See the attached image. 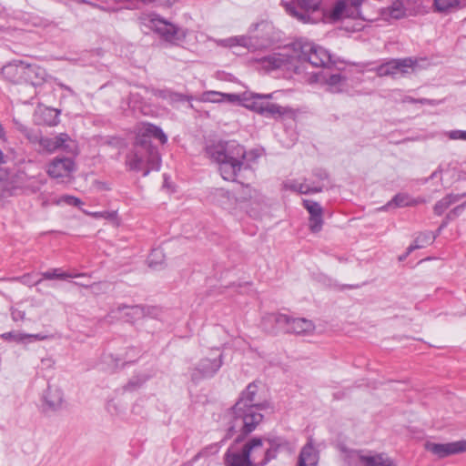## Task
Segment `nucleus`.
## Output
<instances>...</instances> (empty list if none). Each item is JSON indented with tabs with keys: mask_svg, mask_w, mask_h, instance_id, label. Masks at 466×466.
<instances>
[{
	"mask_svg": "<svg viewBox=\"0 0 466 466\" xmlns=\"http://www.w3.org/2000/svg\"><path fill=\"white\" fill-rule=\"evenodd\" d=\"M460 0H434V6L438 12H449L459 5Z\"/></svg>",
	"mask_w": 466,
	"mask_h": 466,
	"instance_id": "obj_37",
	"label": "nucleus"
},
{
	"mask_svg": "<svg viewBox=\"0 0 466 466\" xmlns=\"http://www.w3.org/2000/svg\"><path fill=\"white\" fill-rule=\"evenodd\" d=\"M447 135L451 139H462V140L466 139V131H462V130L451 131V132L447 133Z\"/></svg>",
	"mask_w": 466,
	"mask_h": 466,
	"instance_id": "obj_51",
	"label": "nucleus"
},
{
	"mask_svg": "<svg viewBox=\"0 0 466 466\" xmlns=\"http://www.w3.org/2000/svg\"><path fill=\"white\" fill-rule=\"evenodd\" d=\"M45 407L50 410H57L63 402V392L58 388L48 387L44 394Z\"/></svg>",
	"mask_w": 466,
	"mask_h": 466,
	"instance_id": "obj_23",
	"label": "nucleus"
},
{
	"mask_svg": "<svg viewBox=\"0 0 466 466\" xmlns=\"http://www.w3.org/2000/svg\"><path fill=\"white\" fill-rule=\"evenodd\" d=\"M100 185H102V187H104V189H107L106 187H105V185L103 184V182H100Z\"/></svg>",
	"mask_w": 466,
	"mask_h": 466,
	"instance_id": "obj_64",
	"label": "nucleus"
},
{
	"mask_svg": "<svg viewBox=\"0 0 466 466\" xmlns=\"http://www.w3.org/2000/svg\"><path fill=\"white\" fill-rule=\"evenodd\" d=\"M160 310L156 307L142 305H126L122 304L112 309L107 314L110 319H124L127 322L135 323L146 317L157 318Z\"/></svg>",
	"mask_w": 466,
	"mask_h": 466,
	"instance_id": "obj_10",
	"label": "nucleus"
},
{
	"mask_svg": "<svg viewBox=\"0 0 466 466\" xmlns=\"http://www.w3.org/2000/svg\"><path fill=\"white\" fill-rule=\"evenodd\" d=\"M353 14L354 11L351 10L346 0H339L335 3L328 15L330 21L337 22L344 17H350Z\"/></svg>",
	"mask_w": 466,
	"mask_h": 466,
	"instance_id": "obj_26",
	"label": "nucleus"
},
{
	"mask_svg": "<svg viewBox=\"0 0 466 466\" xmlns=\"http://www.w3.org/2000/svg\"><path fill=\"white\" fill-rule=\"evenodd\" d=\"M295 4H286V11L289 15L303 24H316L322 19V14H319L321 0H296Z\"/></svg>",
	"mask_w": 466,
	"mask_h": 466,
	"instance_id": "obj_9",
	"label": "nucleus"
},
{
	"mask_svg": "<svg viewBox=\"0 0 466 466\" xmlns=\"http://www.w3.org/2000/svg\"><path fill=\"white\" fill-rule=\"evenodd\" d=\"M419 203L418 200L412 198L407 193H399L393 197V198L389 201L386 205L380 208V210H387L390 207L394 206L396 208H403V207H412L416 206Z\"/></svg>",
	"mask_w": 466,
	"mask_h": 466,
	"instance_id": "obj_27",
	"label": "nucleus"
},
{
	"mask_svg": "<svg viewBox=\"0 0 466 466\" xmlns=\"http://www.w3.org/2000/svg\"><path fill=\"white\" fill-rule=\"evenodd\" d=\"M178 0H157L158 5L171 6L176 4Z\"/></svg>",
	"mask_w": 466,
	"mask_h": 466,
	"instance_id": "obj_54",
	"label": "nucleus"
},
{
	"mask_svg": "<svg viewBox=\"0 0 466 466\" xmlns=\"http://www.w3.org/2000/svg\"><path fill=\"white\" fill-rule=\"evenodd\" d=\"M303 207L308 210L309 216H317L319 214H323L322 207L320 206L319 203L314 200L304 199Z\"/></svg>",
	"mask_w": 466,
	"mask_h": 466,
	"instance_id": "obj_40",
	"label": "nucleus"
},
{
	"mask_svg": "<svg viewBox=\"0 0 466 466\" xmlns=\"http://www.w3.org/2000/svg\"><path fill=\"white\" fill-rule=\"evenodd\" d=\"M443 227H444V224H443V225H441V226L439 228V229H438V233L441 230V228H442Z\"/></svg>",
	"mask_w": 466,
	"mask_h": 466,
	"instance_id": "obj_63",
	"label": "nucleus"
},
{
	"mask_svg": "<svg viewBox=\"0 0 466 466\" xmlns=\"http://www.w3.org/2000/svg\"><path fill=\"white\" fill-rule=\"evenodd\" d=\"M1 337L5 340L12 339L16 342H22V343L25 342V333L10 331V332H5V333L2 334Z\"/></svg>",
	"mask_w": 466,
	"mask_h": 466,
	"instance_id": "obj_46",
	"label": "nucleus"
},
{
	"mask_svg": "<svg viewBox=\"0 0 466 466\" xmlns=\"http://www.w3.org/2000/svg\"><path fill=\"white\" fill-rule=\"evenodd\" d=\"M347 77L341 74H331L323 76V83L327 85L328 90L331 93H340L346 84Z\"/></svg>",
	"mask_w": 466,
	"mask_h": 466,
	"instance_id": "obj_29",
	"label": "nucleus"
},
{
	"mask_svg": "<svg viewBox=\"0 0 466 466\" xmlns=\"http://www.w3.org/2000/svg\"><path fill=\"white\" fill-rule=\"evenodd\" d=\"M263 150V147L256 149L255 152L252 153V158H257L260 155V151Z\"/></svg>",
	"mask_w": 466,
	"mask_h": 466,
	"instance_id": "obj_58",
	"label": "nucleus"
},
{
	"mask_svg": "<svg viewBox=\"0 0 466 466\" xmlns=\"http://www.w3.org/2000/svg\"><path fill=\"white\" fill-rule=\"evenodd\" d=\"M464 211V203L459 204L457 207H455L452 210H451L448 215V219H454L458 216L461 215Z\"/></svg>",
	"mask_w": 466,
	"mask_h": 466,
	"instance_id": "obj_49",
	"label": "nucleus"
},
{
	"mask_svg": "<svg viewBox=\"0 0 466 466\" xmlns=\"http://www.w3.org/2000/svg\"><path fill=\"white\" fill-rule=\"evenodd\" d=\"M137 146H149L152 139L164 145L167 142V137L157 126L150 123H142L136 128Z\"/></svg>",
	"mask_w": 466,
	"mask_h": 466,
	"instance_id": "obj_12",
	"label": "nucleus"
},
{
	"mask_svg": "<svg viewBox=\"0 0 466 466\" xmlns=\"http://www.w3.org/2000/svg\"><path fill=\"white\" fill-rule=\"evenodd\" d=\"M4 76L15 84H23L25 63L23 61L10 63L2 68Z\"/></svg>",
	"mask_w": 466,
	"mask_h": 466,
	"instance_id": "obj_19",
	"label": "nucleus"
},
{
	"mask_svg": "<svg viewBox=\"0 0 466 466\" xmlns=\"http://www.w3.org/2000/svg\"><path fill=\"white\" fill-rule=\"evenodd\" d=\"M242 432L235 440V444L231 445L224 455V461L226 466H251L248 460L244 445L239 448L237 443L241 441L243 437Z\"/></svg>",
	"mask_w": 466,
	"mask_h": 466,
	"instance_id": "obj_14",
	"label": "nucleus"
},
{
	"mask_svg": "<svg viewBox=\"0 0 466 466\" xmlns=\"http://www.w3.org/2000/svg\"><path fill=\"white\" fill-rule=\"evenodd\" d=\"M264 321L274 322L278 328L284 329L288 333L297 335H308L315 329V325L309 319L305 318H291L281 313L268 314L264 318Z\"/></svg>",
	"mask_w": 466,
	"mask_h": 466,
	"instance_id": "obj_8",
	"label": "nucleus"
},
{
	"mask_svg": "<svg viewBox=\"0 0 466 466\" xmlns=\"http://www.w3.org/2000/svg\"><path fill=\"white\" fill-rule=\"evenodd\" d=\"M145 24L160 35L165 40L174 42L185 36L181 29L167 22L156 14H150L145 18Z\"/></svg>",
	"mask_w": 466,
	"mask_h": 466,
	"instance_id": "obj_11",
	"label": "nucleus"
},
{
	"mask_svg": "<svg viewBox=\"0 0 466 466\" xmlns=\"http://www.w3.org/2000/svg\"><path fill=\"white\" fill-rule=\"evenodd\" d=\"M448 456L466 451V441L446 443Z\"/></svg>",
	"mask_w": 466,
	"mask_h": 466,
	"instance_id": "obj_42",
	"label": "nucleus"
},
{
	"mask_svg": "<svg viewBox=\"0 0 466 466\" xmlns=\"http://www.w3.org/2000/svg\"><path fill=\"white\" fill-rule=\"evenodd\" d=\"M148 380L147 375H138L130 379L125 386V390L132 391L139 389Z\"/></svg>",
	"mask_w": 466,
	"mask_h": 466,
	"instance_id": "obj_38",
	"label": "nucleus"
},
{
	"mask_svg": "<svg viewBox=\"0 0 466 466\" xmlns=\"http://www.w3.org/2000/svg\"><path fill=\"white\" fill-rule=\"evenodd\" d=\"M405 101L410 102V103H418V99L412 98L410 96L406 97Z\"/></svg>",
	"mask_w": 466,
	"mask_h": 466,
	"instance_id": "obj_59",
	"label": "nucleus"
},
{
	"mask_svg": "<svg viewBox=\"0 0 466 466\" xmlns=\"http://www.w3.org/2000/svg\"><path fill=\"white\" fill-rule=\"evenodd\" d=\"M209 200L228 211L236 209L238 204L237 197L224 188H214L209 194Z\"/></svg>",
	"mask_w": 466,
	"mask_h": 466,
	"instance_id": "obj_17",
	"label": "nucleus"
},
{
	"mask_svg": "<svg viewBox=\"0 0 466 466\" xmlns=\"http://www.w3.org/2000/svg\"><path fill=\"white\" fill-rule=\"evenodd\" d=\"M427 449L439 458L448 456L446 443H428Z\"/></svg>",
	"mask_w": 466,
	"mask_h": 466,
	"instance_id": "obj_43",
	"label": "nucleus"
},
{
	"mask_svg": "<svg viewBox=\"0 0 466 466\" xmlns=\"http://www.w3.org/2000/svg\"><path fill=\"white\" fill-rule=\"evenodd\" d=\"M436 234L431 231H427L423 233H420L413 243L407 248V253H410L415 249L422 248L427 245L432 243L436 238Z\"/></svg>",
	"mask_w": 466,
	"mask_h": 466,
	"instance_id": "obj_31",
	"label": "nucleus"
},
{
	"mask_svg": "<svg viewBox=\"0 0 466 466\" xmlns=\"http://www.w3.org/2000/svg\"><path fill=\"white\" fill-rule=\"evenodd\" d=\"M54 203L56 205L66 204L78 208L83 204L80 198L71 195H63L58 199L55 200Z\"/></svg>",
	"mask_w": 466,
	"mask_h": 466,
	"instance_id": "obj_41",
	"label": "nucleus"
},
{
	"mask_svg": "<svg viewBox=\"0 0 466 466\" xmlns=\"http://www.w3.org/2000/svg\"><path fill=\"white\" fill-rule=\"evenodd\" d=\"M365 0H349L350 8H354L358 12L360 6Z\"/></svg>",
	"mask_w": 466,
	"mask_h": 466,
	"instance_id": "obj_53",
	"label": "nucleus"
},
{
	"mask_svg": "<svg viewBox=\"0 0 466 466\" xmlns=\"http://www.w3.org/2000/svg\"><path fill=\"white\" fill-rule=\"evenodd\" d=\"M167 184H168V181H167V177L165 176V184L164 185L166 186Z\"/></svg>",
	"mask_w": 466,
	"mask_h": 466,
	"instance_id": "obj_62",
	"label": "nucleus"
},
{
	"mask_svg": "<svg viewBox=\"0 0 466 466\" xmlns=\"http://www.w3.org/2000/svg\"><path fill=\"white\" fill-rule=\"evenodd\" d=\"M350 463L354 466H396L384 453L364 454L354 451L349 455Z\"/></svg>",
	"mask_w": 466,
	"mask_h": 466,
	"instance_id": "obj_13",
	"label": "nucleus"
},
{
	"mask_svg": "<svg viewBox=\"0 0 466 466\" xmlns=\"http://www.w3.org/2000/svg\"><path fill=\"white\" fill-rule=\"evenodd\" d=\"M319 454L311 442H308L301 450L298 466H317Z\"/></svg>",
	"mask_w": 466,
	"mask_h": 466,
	"instance_id": "obj_25",
	"label": "nucleus"
},
{
	"mask_svg": "<svg viewBox=\"0 0 466 466\" xmlns=\"http://www.w3.org/2000/svg\"><path fill=\"white\" fill-rule=\"evenodd\" d=\"M60 111L52 107H39L35 113V121L39 125L56 126L59 123Z\"/></svg>",
	"mask_w": 466,
	"mask_h": 466,
	"instance_id": "obj_21",
	"label": "nucleus"
},
{
	"mask_svg": "<svg viewBox=\"0 0 466 466\" xmlns=\"http://www.w3.org/2000/svg\"><path fill=\"white\" fill-rule=\"evenodd\" d=\"M413 66L414 61L411 58L392 59L376 67L375 71L379 76H395L408 73V69Z\"/></svg>",
	"mask_w": 466,
	"mask_h": 466,
	"instance_id": "obj_15",
	"label": "nucleus"
},
{
	"mask_svg": "<svg viewBox=\"0 0 466 466\" xmlns=\"http://www.w3.org/2000/svg\"><path fill=\"white\" fill-rule=\"evenodd\" d=\"M126 165L130 170L142 172L147 177L150 171H158L161 157L157 147H133L126 157Z\"/></svg>",
	"mask_w": 466,
	"mask_h": 466,
	"instance_id": "obj_6",
	"label": "nucleus"
},
{
	"mask_svg": "<svg viewBox=\"0 0 466 466\" xmlns=\"http://www.w3.org/2000/svg\"><path fill=\"white\" fill-rule=\"evenodd\" d=\"M17 188L6 169L0 168V198L12 195Z\"/></svg>",
	"mask_w": 466,
	"mask_h": 466,
	"instance_id": "obj_30",
	"label": "nucleus"
},
{
	"mask_svg": "<svg viewBox=\"0 0 466 466\" xmlns=\"http://www.w3.org/2000/svg\"><path fill=\"white\" fill-rule=\"evenodd\" d=\"M42 279H66L67 278H78L85 277V274L70 275L66 272H62L59 268H54L52 270L45 271L41 273Z\"/></svg>",
	"mask_w": 466,
	"mask_h": 466,
	"instance_id": "obj_36",
	"label": "nucleus"
},
{
	"mask_svg": "<svg viewBox=\"0 0 466 466\" xmlns=\"http://www.w3.org/2000/svg\"><path fill=\"white\" fill-rule=\"evenodd\" d=\"M218 44L219 46H225V47H233V46H243L248 49H253L255 48V46L252 43V38L246 35H238V36H232L225 39H220L218 41Z\"/></svg>",
	"mask_w": 466,
	"mask_h": 466,
	"instance_id": "obj_28",
	"label": "nucleus"
},
{
	"mask_svg": "<svg viewBox=\"0 0 466 466\" xmlns=\"http://www.w3.org/2000/svg\"><path fill=\"white\" fill-rule=\"evenodd\" d=\"M223 364V353L218 350H213L208 356L200 360L189 370L190 379L194 383L202 380L214 377Z\"/></svg>",
	"mask_w": 466,
	"mask_h": 466,
	"instance_id": "obj_7",
	"label": "nucleus"
},
{
	"mask_svg": "<svg viewBox=\"0 0 466 466\" xmlns=\"http://www.w3.org/2000/svg\"><path fill=\"white\" fill-rule=\"evenodd\" d=\"M46 76V70L37 65H28L25 63V74L23 83L30 84L34 86L42 85Z\"/></svg>",
	"mask_w": 466,
	"mask_h": 466,
	"instance_id": "obj_18",
	"label": "nucleus"
},
{
	"mask_svg": "<svg viewBox=\"0 0 466 466\" xmlns=\"http://www.w3.org/2000/svg\"><path fill=\"white\" fill-rule=\"evenodd\" d=\"M251 466H265L277 458L280 451L290 450L289 442L279 436L252 438L244 444Z\"/></svg>",
	"mask_w": 466,
	"mask_h": 466,
	"instance_id": "obj_3",
	"label": "nucleus"
},
{
	"mask_svg": "<svg viewBox=\"0 0 466 466\" xmlns=\"http://www.w3.org/2000/svg\"><path fill=\"white\" fill-rule=\"evenodd\" d=\"M71 138L66 133H60L54 137L52 146H65L66 143L70 142Z\"/></svg>",
	"mask_w": 466,
	"mask_h": 466,
	"instance_id": "obj_47",
	"label": "nucleus"
},
{
	"mask_svg": "<svg viewBox=\"0 0 466 466\" xmlns=\"http://www.w3.org/2000/svg\"><path fill=\"white\" fill-rule=\"evenodd\" d=\"M323 226V214L317 216H309V227L311 232L318 233L321 230Z\"/></svg>",
	"mask_w": 466,
	"mask_h": 466,
	"instance_id": "obj_44",
	"label": "nucleus"
},
{
	"mask_svg": "<svg viewBox=\"0 0 466 466\" xmlns=\"http://www.w3.org/2000/svg\"><path fill=\"white\" fill-rule=\"evenodd\" d=\"M203 152L218 164L225 180H234L248 157L244 147H204Z\"/></svg>",
	"mask_w": 466,
	"mask_h": 466,
	"instance_id": "obj_4",
	"label": "nucleus"
},
{
	"mask_svg": "<svg viewBox=\"0 0 466 466\" xmlns=\"http://www.w3.org/2000/svg\"><path fill=\"white\" fill-rule=\"evenodd\" d=\"M80 285L83 286V287H86V288L90 287L93 289L94 292H96V291L101 289H100L101 286H106V283L98 282V283H94V284H92L90 286H88L86 284H80Z\"/></svg>",
	"mask_w": 466,
	"mask_h": 466,
	"instance_id": "obj_52",
	"label": "nucleus"
},
{
	"mask_svg": "<svg viewBox=\"0 0 466 466\" xmlns=\"http://www.w3.org/2000/svg\"><path fill=\"white\" fill-rule=\"evenodd\" d=\"M418 103L427 104V105H435L436 104L434 100H431V99H427V98L418 99Z\"/></svg>",
	"mask_w": 466,
	"mask_h": 466,
	"instance_id": "obj_57",
	"label": "nucleus"
},
{
	"mask_svg": "<svg viewBox=\"0 0 466 466\" xmlns=\"http://www.w3.org/2000/svg\"><path fill=\"white\" fill-rule=\"evenodd\" d=\"M294 51L296 56L286 52L273 53L261 58V64L267 70L286 69L296 74H301L306 64L324 68H330L335 64L326 49L313 43H296Z\"/></svg>",
	"mask_w": 466,
	"mask_h": 466,
	"instance_id": "obj_1",
	"label": "nucleus"
},
{
	"mask_svg": "<svg viewBox=\"0 0 466 466\" xmlns=\"http://www.w3.org/2000/svg\"><path fill=\"white\" fill-rule=\"evenodd\" d=\"M238 202H252L256 205H263L265 203L264 196L250 185H241V188L237 197Z\"/></svg>",
	"mask_w": 466,
	"mask_h": 466,
	"instance_id": "obj_20",
	"label": "nucleus"
},
{
	"mask_svg": "<svg viewBox=\"0 0 466 466\" xmlns=\"http://www.w3.org/2000/svg\"><path fill=\"white\" fill-rule=\"evenodd\" d=\"M13 123L17 131L22 133L28 140L29 143L35 144L39 143L40 146H50L49 143L46 144V141L42 139L41 134L38 130H32L24 125L19 119L14 117Z\"/></svg>",
	"mask_w": 466,
	"mask_h": 466,
	"instance_id": "obj_24",
	"label": "nucleus"
},
{
	"mask_svg": "<svg viewBox=\"0 0 466 466\" xmlns=\"http://www.w3.org/2000/svg\"><path fill=\"white\" fill-rule=\"evenodd\" d=\"M382 14L394 19H400L406 15V9L402 1L396 0Z\"/></svg>",
	"mask_w": 466,
	"mask_h": 466,
	"instance_id": "obj_33",
	"label": "nucleus"
},
{
	"mask_svg": "<svg viewBox=\"0 0 466 466\" xmlns=\"http://www.w3.org/2000/svg\"><path fill=\"white\" fill-rule=\"evenodd\" d=\"M75 163L68 157H56L47 167V173L54 178H71Z\"/></svg>",
	"mask_w": 466,
	"mask_h": 466,
	"instance_id": "obj_16",
	"label": "nucleus"
},
{
	"mask_svg": "<svg viewBox=\"0 0 466 466\" xmlns=\"http://www.w3.org/2000/svg\"><path fill=\"white\" fill-rule=\"evenodd\" d=\"M257 393L256 382L249 383L241 392L238 400L231 409L232 420L228 430V438H230L234 432H242L243 435H247L261 422L263 419L261 411L267 405L257 400Z\"/></svg>",
	"mask_w": 466,
	"mask_h": 466,
	"instance_id": "obj_2",
	"label": "nucleus"
},
{
	"mask_svg": "<svg viewBox=\"0 0 466 466\" xmlns=\"http://www.w3.org/2000/svg\"><path fill=\"white\" fill-rule=\"evenodd\" d=\"M106 143L108 144V146H121L122 142L118 137H112L109 141H106Z\"/></svg>",
	"mask_w": 466,
	"mask_h": 466,
	"instance_id": "obj_56",
	"label": "nucleus"
},
{
	"mask_svg": "<svg viewBox=\"0 0 466 466\" xmlns=\"http://www.w3.org/2000/svg\"><path fill=\"white\" fill-rule=\"evenodd\" d=\"M21 159L17 158L16 153L13 147H0V166L9 163H17Z\"/></svg>",
	"mask_w": 466,
	"mask_h": 466,
	"instance_id": "obj_35",
	"label": "nucleus"
},
{
	"mask_svg": "<svg viewBox=\"0 0 466 466\" xmlns=\"http://www.w3.org/2000/svg\"><path fill=\"white\" fill-rule=\"evenodd\" d=\"M283 187L286 189L300 194L319 193L323 190L322 185H310L308 183V179L301 183L297 180H288L284 182Z\"/></svg>",
	"mask_w": 466,
	"mask_h": 466,
	"instance_id": "obj_22",
	"label": "nucleus"
},
{
	"mask_svg": "<svg viewBox=\"0 0 466 466\" xmlns=\"http://www.w3.org/2000/svg\"><path fill=\"white\" fill-rule=\"evenodd\" d=\"M167 184H168V181H167V177L165 176V184L164 185L166 186Z\"/></svg>",
	"mask_w": 466,
	"mask_h": 466,
	"instance_id": "obj_61",
	"label": "nucleus"
},
{
	"mask_svg": "<svg viewBox=\"0 0 466 466\" xmlns=\"http://www.w3.org/2000/svg\"><path fill=\"white\" fill-rule=\"evenodd\" d=\"M463 195L450 194L438 201L434 206V212L441 215L451 204L457 203Z\"/></svg>",
	"mask_w": 466,
	"mask_h": 466,
	"instance_id": "obj_32",
	"label": "nucleus"
},
{
	"mask_svg": "<svg viewBox=\"0 0 466 466\" xmlns=\"http://www.w3.org/2000/svg\"><path fill=\"white\" fill-rule=\"evenodd\" d=\"M11 317L14 321H20L25 319V312L18 309H12Z\"/></svg>",
	"mask_w": 466,
	"mask_h": 466,
	"instance_id": "obj_50",
	"label": "nucleus"
},
{
	"mask_svg": "<svg viewBox=\"0 0 466 466\" xmlns=\"http://www.w3.org/2000/svg\"><path fill=\"white\" fill-rule=\"evenodd\" d=\"M226 96H227V97L228 98V100L230 102H235V101L239 100L242 103L243 94L241 96L235 95V94H228V95H226Z\"/></svg>",
	"mask_w": 466,
	"mask_h": 466,
	"instance_id": "obj_55",
	"label": "nucleus"
},
{
	"mask_svg": "<svg viewBox=\"0 0 466 466\" xmlns=\"http://www.w3.org/2000/svg\"><path fill=\"white\" fill-rule=\"evenodd\" d=\"M277 92L269 94L243 93L242 106L266 117H289L296 116L295 110L290 106H282L276 103L269 102L275 98Z\"/></svg>",
	"mask_w": 466,
	"mask_h": 466,
	"instance_id": "obj_5",
	"label": "nucleus"
},
{
	"mask_svg": "<svg viewBox=\"0 0 466 466\" xmlns=\"http://www.w3.org/2000/svg\"><path fill=\"white\" fill-rule=\"evenodd\" d=\"M54 339V335L37 333V334H27L25 333V342H31L33 340H46Z\"/></svg>",
	"mask_w": 466,
	"mask_h": 466,
	"instance_id": "obj_48",
	"label": "nucleus"
},
{
	"mask_svg": "<svg viewBox=\"0 0 466 466\" xmlns=\"http://www.w3.org/2000/svg\"><path fill=\"white\" fill-rule=\"evenodd\" d=\"M164 258L161 249H153L147 258L148 267L152 269H160L164 265Z\"/></svg>",
	"mask_w": 466,
	"mask_h": 466,
	"instance_id": "obj_34",
	"label": "nucleus"
},
{
	"mask_svg": "<svg viewBox=\"0 0 466 466\" xmlns=\"http://www.w3.org/2000/svg\"><path fill=\"white\" fill-rule=\"evenodd\" d=\"M83 212L88 216H91L94 218H105L108 220H113L116 217V213L114 211L89 212L86 210H83Z\"/></svg>",
	"mask_w": 466,
	"mask_h": 466,
	"instance_id": "obj_45",
	"label": "nucleus"
},
{
	"mask_svg": "<svg viewBox=\"0 0 466 466\" xmlns=\"http://www.w3.org/2000/svg\"><path fill=\"white\" fill-rule=\"evenodd\" d=\"M438 174L439 172L438 171H434L431 176V178L433 179V178H436L438 177Z\"/></svg>",
	"mask_w": 466,
	"mask_h": 466,
	"instance_id": "obj_60",
	"label": "nucleus"
},
{
	"mask_svg": "<svg viewBox=\"0 0 466 466\" xmlns=\"http://www.w3.org/2000/svg\"><path fill=\"white\" fill-rule=\"evenodd\" d=\"M312 175H313L314 180H312V181L308 180V183H309L310 185H322L323 188H324L325 181L329 180V175L326 172V170L321 169V168H317L313 171Z\"/></svg>",
	"mask_w": 466,
	"mask_h": 466,
	"instance_id": "obj_39",
	"label": "nucleus"
}]
</instances>
